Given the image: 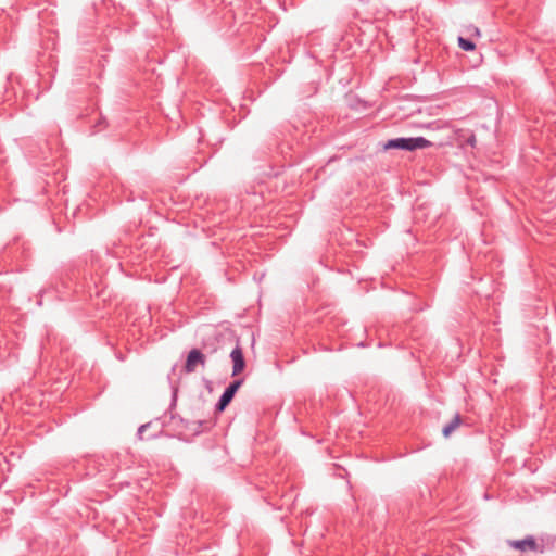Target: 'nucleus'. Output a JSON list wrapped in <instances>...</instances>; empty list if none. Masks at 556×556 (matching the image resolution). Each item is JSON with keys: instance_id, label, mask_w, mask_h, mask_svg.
I'll use <instances>...</instances> for the list:
<instances>
[{"instance_id": "obj_1", "label": "nucleus", "mask_w": 556, "mask_h": 556, "mask_svg": "<svg viewBox=\"0 0 556 556\" xmlns=\"http://www.w3.org/2000/svg\"><path fill=\"white\" fill-rule=\"evenodd\" d=\"M432 146V142L424 137H409V138H394L388 140L383 148L386 150L400 149L406 151H415L417 149H425Z\"/></svg>"}, {"instance_id": "obj_2", "label": "nucleus", "mask_w": 556, "mask_h": 556, "mask_svg": "<svg viewBox=\"0 0 556 556\" xmlns=\"http://www.w3.org/2000/svg\"><path fill=\"white\" fill-rule=\"evenodd\" d=\"M243 380L237 379L233 380L223 392L218 402L216 403L215 409L218 413H222L226 409V407L230 404L232 399L235 397L238 389L241 387Z\"/></svg>"}, {"instance_id": "obj_3", "label": "nucleus", "mask_w": 556, "mask_h": 556, "mask_svg": "<svg viewBox=\"0 0 556 556\" xmlns=\"http://www.w3.org/2000/svg\"><path fill=\"white\" fill-rule=\"evenodd\" d=\"M198 365H201L202 367L205 366V356L200 350L192 349L188 353L185 364V371L188 374L194 372L197 370Z\"/></svg>"}, {"instance_id": "obj_4", "label": "nucleus", "mask_w": 556, "mask_h": 556, "mask_svg": "<svg viewBox=\"0 0 556 556\" xmlns=\"http://www.w3.org/2000/svg\"><path fill=\"white\" fill-rule=\"evenodd\" d=\"M231 361L233 363L232 366V376L239 375L245 367V362L243 357V351L239 343L232 349L230 353Z\"/></svg>"}, {"instance_id": "obj_5", "label": "nucleus", "mask_w": 556, "mask_h": 556, "mask_svg": "<svg viewBox=\"0 0 556 556\" xmlns=\"http://www.w3.org/2000/svg\"><path fill=\"white\" fill-rule=\"evenodd\" d=\"M508 545L510 547L521 551V552L538 549V543H536L535 539L531 535L525 538L523 540L508 541Z\"/></svg>"}, {"instance_id": "obj_6", "label": "nucleus", "mask_w": 556, "mask_h": 556, "mask_svg": "<svg viewBox=\"0 0 556 556\" xmlns=\"http://www.w3.org/2000/svg\"><path fill=\"white\" fill-rule=\"evenodd\" d=\"M462 424V416L456 413L453 417V419L447 422L443 429L442 433L445 438H448Z\"/></svg>"}, {"instance_id": "obj_7", "label": "nucleus", "mask_w": 556, "mask_h": 556, "mask_svg": "<svg viewBox=\"0 0 556 556\" xmlns=\"http://www.w3.org/2000/svg\"><path fill=\"white\" fill-rule=\"evenodd\" d=\"M458 46L464 51H472L476 48V45L471 40L464 37H458Z\"/></svg>"}, {"instance_id": "obj_8", "label": "nucleus", "mask_w": 556, "mask_h": 556, "mask_svg": "<svg viewBox=\"0 0 556 556\" xmlns=\"http://www.w3.org/2000/svg\"><path fill=\"white\" fill-rule=\"evenodd\" d=\"M149 425H142L138 429V434L141 437L143 431L148 428Z\"/></svg>"}]
</instances>
